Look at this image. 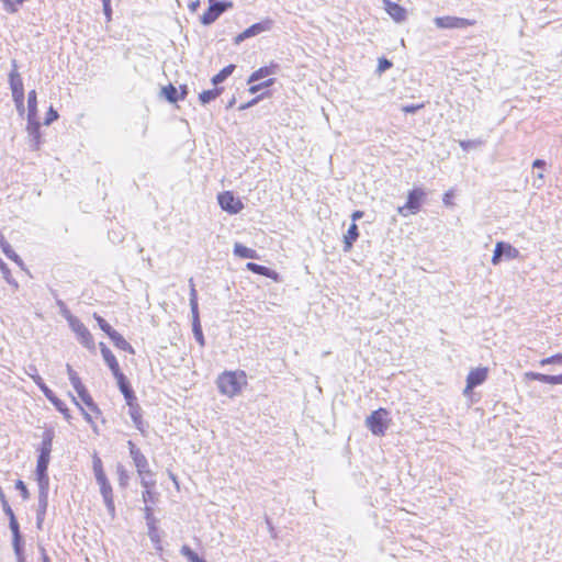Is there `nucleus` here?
<instances>
[{
    "label": "nucleus",
    "mask_w": 562,
    "mask_h": 562,
    "mask_svg": "<svg viewBox=\"0 0 562 562\" xmlns=\"http://www.w3.org/2000/svg\"><path fill=\"white\" fill-rule=\"evenodd\" d=\"M260 99H261V95H258V97L254 98V99H252V100H250L249 102L241 104V105L239 106V110H240V111H244V110H246V109H248V108H250V106L255 105V104H256Z\"/></svg>",
    "instance_id": "59"
},
{
    "label": "nucleus",
    "mask_w": 562,
    "mask_h": 562,
    "mask_svg": "<svg viewBox=\"0 0 562 562\" xmlns=\"http://www.w3.org/2000/svg\"><path fill=\"white\" fill-rule=\"evenodd\" d=\"M246 268H247V270H249L254 273H257V274H260V276H263L267 278H271L274 280H277V278H278V273L276 271L271 270L268 267H265V266H261V265H258L255 262H248L246 265Z\"/></svg>",
    "instance_id": "22"
},
{
    "label": "nucleus",
    "mask_w": 562,
    "mask_h": 562,
    "mask_svg": "<svg viewBox=\"0 0 562 562\" xmlns=\"http://www.w3.org/2000/svg\"><path fill=\"white\" fill-rule=\"evenodd\" d=\"M11 67H12V69L9 74V83H10V89L12 91V97L19 95V94H24L23 81H22L21 75L18 70L19 66H18V61L15 59L11 60Z\"/></svg>",
    "instance_id": "14"
},
{
    "label": "nucleus",
    "mask_w": 562,
    "mask_h": 562,
    "mask_svg": "<svg viewBox=\"0 0 562 562\" xmlns=\"http://www.w3.org/2000/svg\"><path fill=\"white\" fill-rule=\"evenodd\" d=\"M548 384H562V374L550 375Z\"/></svg>",
    "instance_id": "61"
},
{
    "label": "nucleus",
    "mask_w": 562,
    "mask_h": 562,
    "mask_svg": "<svg viewBox=\"0 0 562 562\" xmlns=\"http://www.w3.org/2000/svg\"><path fill=\"white\" fill-rule=\"evenodd\" d=\"M123 395H124V398H125L126 404H127L128 407H131V404L132 405H138L137 398H136L135 393H134L133 390L124 393Z\"/></svg>",
    "instance_id": "54"
},
{
    "label": "nucleus",
    "mask_w": 562,
    "mask_h": 562,
    "mask_svg": "<svg viewBox=\"0 0 562 562\" xmlns=\"http://www.w3.org/2000/svg\"><path fill=\"white\" fill-rule=\"evenodd\" d=\"M434 22L439 29H464L473 24V22L468 19L449 15L435 18Z\"/></svg>",
    "instance_id": "11"
},
{
    "label": "nucleus",
    "mask_w": 562,
    "mask_h": 562,
    "mask_svg": "<svg viewBox=\"0 0 562 562\" xmlns=\"http://www.w3.org/2000/svg\"><path fill=\"white\" fill-rule=\"evenodd\" d=\"M119 483L121 486H125L128 481V475L125 468L122 464L117 465Z\"/></svg>",
    "instance_id": "48"
},
{
    "label": "nucleus",
    "mask_w": 562,
    "mask_h": 562,
    "mask_svg": "<svg viewBox=\"0 0 562 562\" xmlns=\"http://www.w3.org/2000/svg\"><path fill=\"white\" fill-rule=\"evenodd\" d=\"M33 119H37V97L35 90H31L27 94V121Z\"/></svg>",
    "instance_id": "26"
},
{
    "label": "nucleus",
    "mask_w": 562,
    "mask_h": 562,
    "mask_svg": "<svg viewBox=\"0 0 562 562\" xmlns=\"http://www.w3.org/2000/svg\"><path fill=\"white\" fill-rule=\"evenodd\" d=\"M155 485H149L148 487H144L143 492V501L145 505L154 504L157 499V494L153 491Z\"/></svg>",
    "instance_id": "37"
},
{
    "label": "nucleus",
    "mask_w": 562,
    "mask_h": 562,
    "mask_svg": "<svg viewBox=\"0 0 562 562\" xmlns=\"http://www.w3.org/2000/svg\"><path fill=\"white\" fill-rule=\"evenodd\" d=\"M93 471H94L95 480H100V477H106L105 473L103 471V468H102V462H101L100 458H98V457H94V459H93Z\"/></svg>",
    "instance_id": "44"
},
{
    "label": "nucleus",
    "mask_w": 562,
    "mask_h": 562,
    "mask_svg": "<svg viewBox=\"0 0 562 562\" xmlns=\"http://www.w3.org/2000/svg\"><path fill=\"white\" fill-rule=\"evenodd\" d=\"M386 414L385 409L380 408L367 417L366 424L373 435L383 436L385 434V430L387 429V425L385 423Z\"/></svg>",
    "instance_id": "8"
},
{
    "label": "nucleus",
    "mask_w": 562,
    "mask_h": 562,
    "mask_svg": "<svg viewBox=\"0 0 562 562\" xmlns=\"http://www.w3.org/2000/svg\"><path fill=\"white\" fill-rule=\"evenodd\" d=\"M425 198V192L420 188H415L408 192L407 201L405 205L398 207V213L402 216H407L409 214H416L422 205V202Z\"/></svg>",
    "instance_id": "6"
},
{
    "label": "nucleus",
    "mask_w": 562,
    "mask_h": 562,
    "mask_svg": "<svg viewBox=\"0 0 562 562\" xmlns=\"http://www.w3.org/2000/svg\"><path fill=\"white\" fill-rule=\"evenodd\" d=\"M147 527H148V537L155 543L156 549L160 550L161 549V547H160V537L158 535L156 522H153V525H147Z\"/></svg>",
    "instance_id": "38"
},
{
    "label": "nucleus",
    "mask_w": 562,
    "mask_h": 562,
    "mask_svg": "<svg viewBox=\"0 0 562 562\" xmlns=\"http://www.w3.org/2000/svg\"><path fill=\"white\" fill-rule=\"evenodd\" d=\"M541 367L547 364H562V353H557L548 358H543L539 361Z\"/></svg>",
    "instance_id": "40"
},
{
    "label": "nucleus",
    "mask_w": 562,
    "mask_h": 562,
    "mask_svg": "<svg viewBox=\"0 0 562 562\" xmlns=\"http://www.w3.org/2000/svg\"><path fill=\"white\" fill-rule=\"evenodd\" d=\"M217 200L221 207L229 214H237L244 209L243 202L229 191L218 194Z\"/></svg>",
    "instance_id": "9"
},
{
    "label": "nucleus",
    "mask_w": 562,
    "mask_h": 562,
    "mask_svg": "<svg viewBox=\"0 0 562 562\" xmlns=\"http://www.w3.org/2000/svg\"><path fill=\"white\" fill-rule=\"evenodd\" d=\"M503 248H505V249L507 248L508 249L507 254H510V251H512L510 250V244L504 243V241L496 243V246H495V249H494V254H493V257H492V263L494 266L498 265L502 261V259H503V257H502Z\"/></svg>",
    "instance_id": "29"
},
{
    "label": "nucleus",
    "mask_w": 562,
    "mask_h": 562,
    "mask_svg": "<svg viewBox=\"0 0 562 562\" xmlns=\"http://www.w3.org/2000/svg\"><path fill=\"white\" fill-rule=\"evenodd\" d=\"M15 488L20 491L21 496L23 499H27L30 497V493L27 487L25 486L24 482L21 480H18L15 482Z\"/></svg>",
    "instance_id": "52"
},
{
    "label": "nucleus",
    "mask_w": 562,
    "mask_h": 562,
    "mask_svg": "<svg viewBox=\"0 0 562 562\" xmlns=\"http://www.w3.org/2000/svg\"><path fill=\"white\" fill-rule=\"evenodd\" d=\"M40 122L37 119H33L27 121L26 132L30 140V146L32 149L37 150L41 145V132H40Z\"/></svg>",
    "instance_id": "17"
},
{
    "label": "nucleus",
    "mask_w": 562,
    "mask_h": 562,
    "mask_svg": "<svg viewBox=\"0 0 562 562\" xmlns=\"http://www.w3.org/2000/svg\"><path fill=\"white\" fill-rule=\"evenodd\" d=\"M55 437V432L53 428H46L42 435V442L38 449L40 454L50 457L53 449V439Z\"/></svg>",
    "instance_id": "18"
},
{
    "label": "nucleus",
    "mask_w": 562,
    "mask_h": 562,
    "mask_svg": "<svg viewBox=\"0 0 562 562\" xmlns=\"http://www.w3.org/2000/svg\"><path fill=\"white\" fill-rule=\"evenodd\" d=\"M97 483L100 486V492L109 514L111 515V517H114L115 505L113 499V491L110 482L108 481L106 477H100V480H97Z\"/></svg>",
    "instance_id": "12"
},
{
    "label": "nucleus",
    "mask_w": 562,
    "mask_h": 562,
    "mask_svg": "<svg viewBox=\"0 0 562 562\" xmlns=\"http://www.w3.org/2000/svg\"><path fill=\"white\" fill-rule=\"evenodd\" d=\"M113 375L116 379L117 386H119L120 391L122 392V394L132 390L126 376L123 374L122 371H120Z\"/></svg>",
    "instance_id": "32"
},
{
    "label": "nucleus",
    "mask_w": 562,
    "mask_h": 562,
    "mask_svg": "<svg viewBox=\"0 0 562 562\" xmlns=\"http://www.w3.org/2000/svg\"><path fill=\"white\" fill-rule=\"evenodd\" d=\"M209 9L201 16V23L203 25L212 24L221 14L226 10L232 9L234 5L232 1L209 0Z\"/></svg>",
    "instance_id": "4"
},
{
    "label": "nucleus",
    "mask_w": 562,
    "mask_h": 562,
    "mask_svg": "<svg viewBox=\"0 0 562 562\" xmlns=\"http://www.w3.org/2000/svg\"><path fill=\"white\" fill-rule=\"evenodd\" d=\"M81 400H83L87 395H90L87 391L86 386L76 391Z\"/></svg>",
    "instance_id": "64"
},
{
    "label": "nucleus",
    "mask_w": 562,
    "mask_h": 562,
    "mask_svg": "<svg viewBox=\"0 0 562 562\" xmlns=\"http://www.w3.org/2000/svg\"><path fill=\"white\" fill-rule=\"evenodd\" d=\"M94 318H95L99 327L101 328V330L104 331L109 337L112 331H115V329H113L111 327V325L103 317L94 314Z\"/></svg>",
    "instance_id": "41"
},
{
    "label": "nucleus",
    "mask_w": 562,
    "mask_h": 562,
    "mask_svg": "<svg viewBox=\"0 0 562 562\" xmlns=\"http://www.w3.org/2000/svg\"><path fill=\"white\" fill-rule=\"evenodd\" d=\"M50 403L56 407V409H57L58 412H60V413L64 415V417H65L67 420H69V419L71 418L68 407H67V406H66V404H65L61 400H59L57 396H56V397H54V400H53Z\"/></svg>",
    "instance_id": "36"
},
{
    "label": "nucleus",
    "mask_w": 562,
    "mask_h": 562,
    "mask_svg": "<svg viewBox=\"0 0 562 562\" xmlns=\"http://www.w3.org/2000/svg\"><path fill=\"white\" fill-rule=\"evenodd\" d=\"M109 338L113 341V344H114V346L116 348H119L121 350H124V351H127L128 353H132V355L135 352L134 348L131 346V344L127 342L125 340V338L120 333H117L116 330L112 331L110 334Z\"/></svg>",
    "instance_id": "23"
},
{
    "label": "nucleus",
    "mask_w": 562,
    "mask_h": 562,
    "mask_svg": "<svg viewBox=\"0 0 562 562\" xmlns=\"http://www.w3.org/2000/svg\"><path fill=\"white\" fill-rule=\"evenodd\" d=\"M49 486H38V507L37 514L45 515L48 506Z\"/></svg>",
    "instance_id": "27"
},
{
    "label": "nucleus",
    "mask_w": 562,
    "mask_h": 562,
    "mask_svg": "<svg viewBox=\"0 0 562 562\" xmlns=\"http://www.w3.org/2000/svg\"><path fill=\"white\" fill-rule=\"evenodd\" d=\"M162 93L166 97V99L171 103L179 101L178 90L171 83L162 89Z\"/></svg>",
    "instance_id": "34"
},
{
    "label": "nucleus",
    "mask_w": 562,
    "mask_h": 562,
    "mask_svg": "<svg viewBox=\"0 0 562 562\" xmlns=\"http://www.w3.org/2000/svg\"><path fill=\"white\" fill-rule=\"evenodd\" d=\"M507 250H508L507 248L506 249L503 248V252H502L503 258L514 259L519 255L518 250L515 247H513L512 245H510V250H514V251H510V254H507L508 252Z\"/></svg>",
    "instance_id": "58"
},
{
    "label": "nucleus",
    "mask_w": 562,
    "mask_h": 562,
    "mask_svg": "<svg viewBox=\"0 0 562 562\" xmlns=\"http://www.w3.org/2000/svg\"><path fill=\"white\" fill-rule=\"evenodd\" d=\"M128 414L135 425V427L140 431L144 432V424H143V417H142V408L138 405H132L128 407Z\"/></svg>",
    "instance_id": "25"
},
{
    "label": "nucleus",
    "mask_w": 562,
    "mask_h": 562,
    "mask_svg": "<svg viewBox=\"0 0 562 562\" xmlns=\"http://www.w3.org/2000/svg\"><path fill=\"white\" fill-rule=\"evenodd\" d=\"M245 378L244 372H224L217 379V387L222 394L233 397L240 392Z\"/></svg>",
    "instance_id": "2"
},
{
    "label": "nucleus",
    "mask_w": 562,
    "mask_h": 562,
    "mask_svg": "<svg viewBox=\"0 0 562 562\" xmlns=\"http://www.w3.org/2000/svg\"><path fill=\"white\" fill-rule=\"evenodd\" d=\"M144 513L147 525H153V522H156V519L153 515V508L150 505H145Z\"/></svg>",
    "instance_id": "53"
},
{
    "label": "nucleus",
    "mask_w": 562,
    "mask_h": 562,
    "mask_svg": "<svg viewBox=\"0 0 562 562\" xmlns=\"http://www.w3.org/2000/svg\"><path fill=\"white\" fill-rule=\"evenodd\" d=\"M273 24H274V22L272 19L266 18V19L261 20L260 22L252 24L251 26H249L248 29H246L244 32L239 33L238 35H236L234 37V44L239 45L247 38L257 36L263 32H269L272 30Z\"/></svg>",
    "instance_id": "5"
},
{
    "label": "nucleus",
    "mask_w": 562,
    "mask_h": 562,
    "mask_svg": "<svg viewBox=\"0 0 562 562\" xmlns=\"http://www.w3.org/2000/svg\"><path fill=\"white\" fill-rule=\"evenodd\" d=\"M223 91V88H214L210 90H204L199 94V100L202 104H206L213 100H215Z\"/></svg>",
    "instance_id": "28"
},
{
    "label": "nucleus",
    "mask_w": 562,
    "mask_h": 562,
    "mask_svg": "<svg viewBox=\"0 0 562 562\" xmlns=\"http://www.w3.org/2000/svg\"><path fill=\"white\" fill-rule=\"evenodd\" d=\"M266 524H267V527H268V531L271 536V538L276 539L277 538V532H276V529L270 520L269 517H266Z\"/></svg>",
    "instance_id": "60"
},
{
    "label": "nucleus",
    "mask_w": 562,
    "mask_h": 562,
    "mask_svg": "<svg viewBox=\"0 0 562 562\" xmlns=\"http://www.w3.org/2000/svg\"><path fill=\"white\" fill-rule=\"evenodd\" d=\"M58 119V113L57 111L50 106L46 113V117H45V122L44 124L45 125H49L52 124L54 121H56Z\"/></svg>",
    "instance_id": "50"
},
{
    "label": "nucleus",
    "mask_w": 562,
    "mask_h": 562,
    "mask_svg": "<svg viewBox=\"0 0 562 562\" xmlns=\"http://www.w3.org/2000/svg\"><path fill=\"white\" fill-rule=\"evenodd\" d=\"M273 83H274V79H273V78H270V79H267V80H265V81H262V82H260V83L251 85V86L249 87V92H250V93H252V94H254V93H257V92H259V91H260L261 89H263V88H269V87H271Z\"/></svg>",
    "instance_id": "42"
},
{
    "label": "nucleus",
    "mask_w": 562,
    "mask_h": 562,
    "mask_svg": "<svg viewBox=\"0 0 562 562\" xmlns=\"http://www.w3.org/2000/svg\"><path fill=\"white\" fill-rule=\"evenodd\" d=\"M0 246L4 255L14 261L16 265H19L21 268H23L24 262L21 259V257L12 249L11 245L5 240V238L0 235Z\"/></svg>",
    "instance_id": "21"
},
{
    "label": "nucleus",
    "mask_w": 562,
    "mask_h": 562,
    "mask_svg": "<svg viewBox=\"0 0 562 562\" xmlns=\"http://www.w3.org/2000/svg\"><path fill=\"white\" fill-rule=\"evenodd\" d=\"M13 550L18 562H25L22 539L12 541Z\"/></svg>",
    "instance_id": "39"
},
{
    "label": "nucleus",
    "mask_w": 562,
    "mask_h": 562,
    "mask_svg": "<svg viewBox=\"0 0 562 562\" xmlns=\"http://www.w3.org/2000/svg\"><path fill=\"white\" fill-rule=\"evenodd\" d=\"M0 271L2 272V276H3L4 280L9 284L13 285L14 288L19 286V284L15 281V279L12 278L10 269L8 268V266L5 265V262L1 258H0Z\"/></svg>",
    "instance_id": "33"
},
{
    "label": "nucleus",
    "mask_w": 562,
    "mask_h": 562,
    "mask_svg": "<svg viewBox=\"0 0 562 562\" xmlns=\"http://www.w3.org/2000/svg\"><path fill=\"white\" fill-rule=\"evenodd\" d=\"M50 457L38 454L36 463V482L38 486H49V477L47 474Z\"/></svg>",
    "instance_id": "13"
},
{
    "label": "nucleus",
    "mask_w": 562,
    "mask_h": 562,
    "mask_svg": "<svg viewBox=\"0 0 562 562\" xmlns=\"http://www.w3.org/2000/svg\"><path fill=\"white\" fill-rule=\"evenodd\" d=\"M103 5V12L108 21L111 20L112 9H111V0H101Z\"/></svg>",
    "instance_id": "56"
},
{
    "label": "nucleus",
    "mask_w": 562,
    "mask_h": 562,
    "mask_svg": "<svg viewBox=\"0 0 562 562\" xmlns=\"http://www.w3.org/2000/svg\"><path fill=\"white\" fill-rule=\"evenodd\" d=\"M487 378V369L486 368H477L471 370L467 376V386L464 389V394H468L474 387L484 383Z\"/></svg>",
    "instance_id": "15"
},
{
    "label": "nucleus",
    "mask_w": 562,
    "mask_h": 562,
    "mask_svg": "<svg viewBox=\"0 0 562 562\" xmlns=\"http://www.w3.org/2000/svg\"><path fill=\"white\" fill-rule=\"evenodd\" d=\"M69 327L76 333L79 341L88 349H94V340L85 324L74 315H68Z\"/></svg>",
    "instance_id": "7"
},
{
    "label": "nucleus",
    "mask_w": 562,
    "mask_h": 562,
    "mask_svg": "<svg viewBox=\"0 0 562 562\" xmlns=\"http://www.w3.org/2000/svg\"><path fill=\"white\" fill-rule=\"evenodd\" d=\"M278 69L279 65L274 63H271L269 66L260 67L249 76L247 82L250 85L268 76L276 75Z\"/></svg>",
    "instance_id": "19"
},
{
    "label": "nucleus",
    "mask_w": 562,
    "mask_h": 562,
    "mask_svg": "<svg viewBox=\"0 0 562 562\" xmlns=\"http://www.w3.org/2000/svg\"><path fill=\"white\" fill-rule=\"evenodd\" d=\"M100 350H101V353H102V357H103L105 363L112 371V374L120 372L121 370H120L119 362H117L115 356L112 353V351L105 346V344L100 342Z\"/></svg>",
    "instance_id": "20"
},
{
    "label": "nucleus",
    "mask_w": 562,
    "mask_h": 562,
    "mask_svg": "<svg viewBox=\"0 0 562 562\" xmlns=\"http://www.w3.org/2000/svg\"><path fill=\"white\" fill-rule=\"evenodd\" d=\"M344 243L346 250L351 248V225L347 228V231L344 234Z\"/></svg>",
    "instance_id": "57"
},
{
    "label": "nucleus",
    "mask_w": 562,
    "mask_h": 562,
    "mask_svg": "<svg viewBox=\"0 0 562 562\" xmlns=\"http://www.w3.org/2000/svg\"><path fill=\"white\" fill-rule=\"evenodd\" d=\"M12 99L14 101V104H15L19 115L23 116L25 113L24 94L13 95Z\"/></svg>",
    "instance_id": "45"
},
{
    "label": "nucleus",
    "mask_w": 562,
    "mask_h": 562,
    "mask_svg": "<svg viewBox=\"0 0 562 562\" xmlns=\"http://www.w3.org/2000/svg\"><path fill=\"white\" fill-rule=\"evenodd\" d=\"M70 383H71V385L74 386V389H75L76 391L85 386V385L82 384V382H81L80 378H78V379H76V380L71 381Z\"/></svg>",
    "instance_id": "63"
},
{
    "label": "nucleus",
    "mask_w": 562,
    "mask_h": 562,
    "mask_svg": "<svg viewBox=\"0 0 562 562\" xmlns=\"http://www.w3.org/2000/svg\"><path fill=\"white\" fill-rule=\"evenodd\" d=\"M87 406L88 408L95 413V414H100V409L99 407L97 406V404L93 402L91 395H87L83 400H81Z\"/></svg>",
    "instance_id": "51"
},
{
    "label": "nucleus",
    "mask_w": 562,
    "mask_h": 562,
    "mask_svg": "<svg viewBox=\"0 0 562 562\" xmlns=\"http://www.w3.org/2000/svg\"><path fill=\"white\" fill-rule=\"evenodd\" d=\"M72 402L76 404V406L80 409L81 414L83 415V418L93 426L94 431H97V428L94 426V423L92 420L91 415L80 405V403L76 400L75 396H72Z\"/></svg>",
    "instance_id": "46"
},
{
    "label": "nucleus",
    "mask_w": 562,
    "mask_h": 562,
    "mask_svg": "<svg viewBox=\"0 0 562 562\" xmlns=\"http://www.w3.org/2000/svg\"><path fill=\"white\" fill-rule=\"evenodd\" d=\"M235 69V65H228L226 67H224L218 74H216L213 78H212V83L213 85H218L221 82H223L228 76H231L233 74Z\"/></svg>",
    "instance_id": "30"
},
{
    "label": "nucleus",
    "mask_w": 562,
    "mask_h": 562,
    "mask_svg": "<svg viewBox=\"0 0 562 562\" xmlns=\"http://www.w3.org/2000/svg\"><path fill=\"white\" fill-rule=\"evenodd\" d=\"M392 67V61L389 60L387 58L385 57H382L379 59V64H378V68H376V72L379 75H381L382 72H384L385 70L390 69Z\"/></svg>",
    "instance_id": "47"
},
{
    "label": "nucleus",
    "mask_w": 562,
    "mask_h": 562,
    "mask_svg": "<svg viewBox=\"0 0 562 562\" xmlns=\"http://www.w3.org/2000/svg\"><path fill=\"white\" fill-rule=\"evenodd\" d=\"M0 502H1V506H2L4 514L9 517V520H10L9 526L12 531V541L22 539V536L20 533L19 522H18L15 515H14L11 506L9 505L7 497L1 487H0Z\"/></svg>",
    "instance_id": "10"
},
{
    "label": "nucleus",
    "mask_w": 562,
    "mask_h": 562,
    "mask_svg": "<svg viewBox=\"0 0 562 562\" xmlns=\"http://www.w3.org/2000/svg\"><path fill=\"white\" fill-rule=\"evenodd\" d=\"M127 446L130 449V456L134 461L138 475L140 476L142 486L148 487L149 485H155L156 481L154 480V474L149 469L147 458L142 453V451L132 440L127 441Z\"/></svg>",
    "instance_id": "1"
},
{
    "label": "nucleus",
    "mask_w": 562,
    "mask_h": 562,
    "mask_svg": "<svg viewBox=\"0 0 562 562\" xmlns=\"http://www.w3.org/2000/svg\"><path fill=\"white\" fill-rule=\"evenodd\" d=\"M190 284V308L192 314V331L194 335L195 340L201 347H204L205 339L203 336L201 323H200V315H199V304H198V293L195 290V285L193 283V279L191 278L189 280Z\"/></svg>",
    "instance_id": "3"
},
{
    "label": "nucleus",
    "mask_w": 562,
    "mask_h": 562,
    "mask_svg": "<svg viewBox=\"0 0 562 562\" xmlns=\"http://www.w3.org/2000/svg\"><path fill=\"white\" fill-rule=\"evenodd\" d=\"M234 255L240 258L258 259L259 256L255 249L248 248L243 244L236 243L234 245Z\"/></svg>",
    "instance_id": "24"
},
{
    "label": "nucleus",
    "mask_w": 562,
    "mask_h": 562,
    "mask_svg": "<svg viewBox=\"0 0 562 562\" xmlns=\"http://www.w3.org/2000/svg\"><path fill=\"white\" fill-rule=\"evenodd\" d=\"M524 380L525 381L535 380V381H540V382H543V383H548L549 382V374H543V373H539V372L528 371V372L524 373Z\"/></svg>",
    "instance_id": "35"
},
{
    "label": "nucleus",
    "mask_w": 562,
    "mask_h": 562,
    "mask_svg": "<svg viewBox=\"0 0 562 562\" xmlns=\"http://www.w3.org/2000/svg\"><path fill=\"white\" fill-rule=\"evenodd\" d=\"M423 108H424V103L408 104V105H404L402 108V111L405 113H416L418 110H420Z\"/></svg>",
    "instance_id": "55"
},
{
    "label": "nucleus",
    "mask_w": 562,
    "mask_h": 562,
    "mask_svg": "<svg viewBox=\"0 0 562 562\" xmlns=\"http://www.w3.org/2000/svg\"><path fill=\"white\" fill-rule=\"evenodd\" d=\"M37 386L49 402H52L54 397H56L54 392L44 383V381H41L40 384H37Z\"/></svg>",
    "instance_id": "49"
},
{
    "label": "nucleus",
    "mask_w": 562,
    "mask_h": 562,
    "mask_svg": "<svg viewBox=\"0 0 562 562\" xmlns=\"http://www.w3.org/2000/svg\"><path fill=\"white\" fill-rule=\"evenodd\" d=\"M382 2L384 10L393 19L394 22L402 23L407 19L406 9L398 3L391 0H382Z\"/></svg>",
    "instance_id": "16"
},
{
    "label": "nucleus",
    "mask_w": 562,
    "mask_h": 562,
    "mask_svg": "<svg viewBox=\"0 0 562 562\" xmlns=\"http://www.w3.org/2000/svg\"><path fill=\"white\" fill-rule=\"evenodd\" d=\"M25 373L35 382V384H40L43 379L37 372V368L34 364H30L25 368Z\"/></svg>",
    "instance_id": "43"
},
{
    "label": "nucleus",
    "mask_w": 562,
    "mask_h": 562,
    "mask_svg": "<svg viewBox=\"0 0 562 562\" xmlns=\"http://www.w3.org/2000/svg\"><path fill=\"white\" fill-rule=\"evenodd\" d=\"M188 94V87L186 85L180 86V93H178L179 100H184Z\"/></svg>",
    "instance_id": "62"
},
{
    "label": "nucleus",
    "mask_w": 562,
    "mask_h": 562,
    "mask_svg": "<svg viewBox=\"0 0 562 562\" xmlns=\"http://www.w3.org/2000/svg\"><path fill=\"white\" fill-rule=\"evenodd\" d=\"M181 554L188 559L189 562H206L198 555L189 546L184 544L180 550Z\"/></svg>",
    "instance_id": "31"
}]
</instances>
